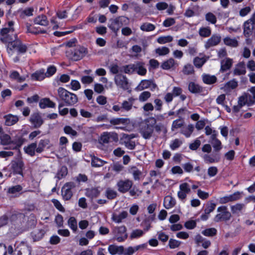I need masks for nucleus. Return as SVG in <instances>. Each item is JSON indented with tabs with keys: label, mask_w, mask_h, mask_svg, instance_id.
<instances>
[{
	"label": "nucleus",
	"mask_w": 255,
	"mask_h": 255,
	"mask_svg": "<svg viewBox=\"0 0 255 255\" xmlns=\"http://www.w3.org/2000/svg\"><path fill=\"white\" fill-rule=\"evenodd\" d=\"M58 96L59 99L65 106H72L78 102V97L76 95L71 93L62 87H59L57 90Z\"/></svg>",
	"instance_id": "f257e3e1"
},
{
	"label": "nucleus",
	"mask_w": 255,
	"mask_h": 255,
	"mask_svg": "<svg viewBox=\"0 0 255 255\" xmlns=\"http://www.w3.org/2000/svg\"><path fill=\"white\" fill-rule=\"evenodd\" d=\"M88 53V49L84 46L78 45L67 50L66 52L68 58L73 61L82 59Z\"/></svg>",
	"instance_id": "f03ea898"
},
{
	"label": "nucleus",
	"mask_w": 255,
	"mask_h": 255,
	"mask_svg": "<svg viewBox=\"0 0 255 255\" xmlns=\"http://www.w3.org/2000/svg\"><path fill=\"white\" fill-rule=\"evenodd\" d=\"M217 212L218 213L214 218V221L216 223L227 222L231 218V213L228 211L227 206H221L217 208Z\"/></svg>",
	"instance_id": "7ed1b4c3"
},
{
	"label": "nucleus",
	"mask_w": 255,
	"mask_h": 255,
	"mask_svg": "<svg viewBox=\"0 0 255 255\" xmlns=\"http://www.w3.org/2000/svg\"><path fill=\"white\" fill-rule=\"evenodd\" d=\"M7 51L8 54H12L14 50H16L18 54L25 53L27 50V46L22 43V41L18 38L13 42H10Z\"/></svg>",
	"instance_id": "20e7f679"
},
{
	"label": "nucleus",
	"mask_w": 255,
	"mask_h": 255,
	"mask_svg": "<svg viewBox=\"0 0 255 255\" xmlns=\"http://www.w3.org/2000/svg\"><path fill=\"white\" fill-rule=\"evenodd\" d=\"M126 232L127 229L125 226L114 227L112 230L113 239L119 242L124 241L128 237Z\"/></svg>",
	"instance_id": "39448f33"
},
{
	"label": "nucleus",
	"mask_w": 255,
	"mask_h": 255,
	"mask_svg": "<svg viewBox=\"0 0 255 255\" xmlns=\"http://www.w3.org/2000/svg\"><path fill=\"white\" fill-rule=\"evenodd\" d=\"M121 65H112L110 67V71L113 74L125 72L126 73H131L134 70L135 65H126L122 67Z\"/></svg>",
	"instance_id": "423d86ee"
},
{
	"label": "nucleus",
	"mask_w": 255,
	"mask_h": 255,
	"mask_svg": "<svg viewBox=\"0 0 255 255\" xmlns=\"http://www.w3.org/2000/svg\"><path fill=\"white\" fill-rule=\"evenodd\" d=\"M75 184L74 182H68L64 184L62 188V196L64 200H70L73 196L72 189L74 188Z\"/></svg>",
	"instance_id": "0eeeda50"
},
{
	"label": "nucleus",
	"mask_w": 255,
	"mask_h": 255,
	"mask_svg": "<svg viewBox=\"0 0 255 255\" xmlns=\"http://www.w3.org/2000/svg\"><path fill=\"white\" fill-rule=\"evenodd\" d=\"M133 184V181L128 179L120 180L117 183L118 190L122 193H127L131 189Z\"/></svg>",
	"instance_id": "6e6552de"
},
{
	"label": "nucleus",
	"mask_w": 255,
	"mask_h": 255,
	"mask_svg": "<svg viewBox=\"0 0 255 255\" xmlns=\"http://www.w3.org/2000/svg\"><path fill=\"white\" fill-rule=\"evenodd\" d=\"M30 248L25 243L21 242L16 243L14 245V250L12 255H22L26 253H30Z\"/></svg>",
	"instance_id": "1a4fd4ad"
},
{
	"label": "nucleus",
	"mask_w": 255,
	"mask_h": 255,
	"mask_svg": "<svg viewBox=\"0 0 255 255\" xmlns=\"http://www.w3.org/2000/svg\"><path fill=\"white\" fill-rule=\"evenodd\" d=\"M111 139L114 141H117L119 139L118 134L114 132H104L100 137V142L107 144L110 142Z\"/></svg>",
	"instance_id": "9d476101"
},
{
	"label": "nucleus",
	"mask_w": 255,
	"mask_h": 255,
	"mask_svg": "<svg viewBox=\"0 0 255 255\" xmlns=\"http://www.w3.org/2000/svg\"><path fill=\"white\" fill-rule=\"evenodd\" d=\"M115 82L117 86L122 88L124 90H127L129 88L128 80L124 75H117L115 77Z\"/></svg>",
	"instance_id": "9b49d317"
},
{
	"label": "nucleus",
	"mask_w": 255,
	"mask_h": 255,
	"mask_svg": "<svg viewBox=\"0 0 255 255\" xmlns=\"http://www.w3.org/2000/svg\"><path fill=\"white\" fill-rule=\"evenodd\" d=\"M11 165V169L14 173L23 175L24 164L21 158H19L16 160H12Z\"/></svg>",
	"instance_id": "f8f14e48"
},
{
	"label": "nucleus",
	"mask_w": 255,
	"mask_h": 255,
	"mask_svg": "<svg viewBox=\"0 0 255 255\" xmlns=\"http://www.w3.org/2000/svg\"><path fill=\"white\" fill-rule=\"evenodd\" d=\"M157 88V85L151 80H142L136 89L138 91H142L145 89L150 88L151 91L154 90Z\"/></svg>",
	"instance_id": "ddd939ff"
},
{
	"label": "nucleus",
	"mask_w": 255,
	"mask_h": 255,
	"mask_svg": "<svg viewBox=\"0 0 255 255\" xmlns=\"http://www.w3.org/2000/svg\"><path fill=\"white\" fill-rule=\"evenodd\" d=\"M153 127L149 124H145L142 126L140 129V133L145 139H149L153 134Z\"/></svg>",
	"instance_id": "4468645a"
},
{
	"label": "nucleus",
	"mask_w": 255,
	"mask_h": 255,
	"mask_svg": "<svg viewBox=\"0 0 255 255\" xmlns=\"http://www.w3.org/2000/svg\"><path fill=\"white\" fill-rule=\"evenodd\" d=\"M221 41V36L219 34H213L205 43V47L206 49L217 45Z\"/></svg>",
	"instance_id": "2eb2a0df"
},
{
	"label": "nucleus",
	"mask_w": 255,
	"mask_h": 255,
	"mask_svg": "<svg viewBox=\"0 0 255 255\" xmlns=\"http://www.w3.org/2000/svg\"><path fill=\"white\" fill-rule=\"evenodd\" d=\"M241 198L240 193L236 192L229 196H224L219 199L220 204H226L230 202H233L239 200Z\"/></svg>",
	"instance_id": "dca6fc26"
},
{
	"label": "nucleus",
	"mask_w": 255,
	"mask_h": 255,
	"mask_svg": "<svg viewBox=\"0 0 255 255\" xmlns=\"http://www.w3.org/2000/svg\"><path fill=\"white\" fill-rule=\"evenodd\" d=\"M216 204L212 201L209 202L206 206L204 210L205 213L201 216V219L203 221L207 220L209 217V214L215 209Z\"/></svg>",
	"instance_id": "f3484780"
},
{
	"label": "nucleus",
	"mask_w": 255,
	"mask_h": 255,
	"mask_svg": "<svg viewBox=\"0 0 255 255\" xmlns=\"http://www.w3.org/2000/svg\"><path fill=\"white\" fill-rule=\"evenodd\" d=\"M29 121L33 125L34 128H38L43 124V120L38 113L32 114L30 117Z\"/></svg>",
	"instance_id": "a211bd4d"
},
{
	"label": "nucleus",
	"mask_w": 255,
	"mask_h": 255,
	"mask_svg": "<svg viewBox=\"0 0 255 255\" xmlns=\"http://www.w3.org/2000/svg\"><path fill=\"white\" fill-rule=\"evenodd\" d=\"M25 141V139L22 136H16L15 138L11 140V143L9 148L5 149H19Z\"/></svg>",
	"instance_id": "6ab92c4d"
},
{
	"label": "nucleus",
	"mask_w": 255,
	"mask_h": 255,
	"mask_svg": "<svg viewBox=\"0 0 255 255\" xmlns=\"http://www.w3.org/2000/svg\"><path fill=\"white\" fill-rule=\"evenodd\" d=\"M203 158L206 163H213L220 161V154L219 153H215L212 154H206L203 155Z\"/></svg>",
	"instance_id": "aec40b11"
},
{
	"label": "nucleus",
	"mask_w": 255,
	"mask_h": 255,
	"mask_svg": "<svg viewBox=\"0 0 255 255\" xmlns=\"http://www.w3.org/2000/svg\"><path fill=\"white\" fill-rule=\"evenodd\" d=\"M26 33H30L35 35L46 33V30L42 29L40 27H31V24L27 22L26 23Z\"/></svg>",
	"instance_id": "412c9836"
},
{
	"label": "nucleus",
	"mask_w": 255,
	"mask_h": 255,
	"mask_svg": "<svg viewBox=\"0 0 255 255\" xmlns=\"http://www.w3.org/2000/svg\"><path fill=\"white\" fill-rule=\"evenodd\" d=\"M5 120L4 124L6 126H11L15 124L19 120L17 116L8 114L3 117Z\"/></svg>",
	"instance_id": "4be33fe9"
},
{
	"label": "nucleus",
	"mask_w": 255,
	"mask_h": 255,
	"mask_svg": "<svg viewBox=\"0 0 255 255\" xmlns=\"http://www.w3.org/2000/svg\"><path fill=\"white\" fill-rule=\"evenodd\" d=\"M109 21L108 27L113 32L117 33L121 27L118 19L117 17L114 19L111 18Z\"/></svg>",
	"instance_id": "5701e85b"
},
{
	"label": "nucleus",
	"mask_w": 255,
	"mask_h": 255,
	"mask_svg": "<svg viewBox=\"0 0 255 255\" xmlns=\"http://www.w3.org/2000/svg\"><path fill=\"white\" fill-rule=\"evenodd\" d=\"M254 28L253 24H251L249 21H246L244 24V34L245 36L249 38L253 33Z\"/></svg>",
	"instance_id": "b1692460"
},
{
	"label": "nucleus",
	"mask_w": 255,
	"mask_h": 255,
	"mask_svg": "<svg viewBox=\"0 0 255 255\" xmlns=\"http://www.w3.org/2000/svg\"><path fill=\"white\" fill-rule=\"evenodd\" d=\"M34 24L40 25L42 26H47L49 24V21L47 16L44 14H41L36 16L33 20Z\"/></svg>",
	"instance_id": "393cba45"
},
{
	"label": "nucleus",
	"mask_w": 255,
	"mask_h": 255,
	"mask_svg": "<svg viewBox=\"0 0 255 255\" xmlns=\"http://www.w3.org/2000/svg\"><path fill=\"white\" fill-rule=\"evenodd\" d=\"M108 251L112 255L116 254L122 255L124 253V247L111 245L109 246Z\"/></svg>",
	"instance_id": "a878e982"
},
{
	"label": "nucleus",
	"mask_w": 255,
	"mask_h": 255,
	"mask_svg": "<svg viewBox=\"0 0 255 255\" xmlns=\"http://www.w3.org/2000/svg\"><path fill=\"white\" fill-rule=\"evenodd\" d=\"M36 142L32 143L27 146L24 147V150L26 153L29 155L31 156H33L35 154L36 152Z\"/></svg>",
	"instance_id": "bb28decb"
},
{
	"label": "nucleus",
	"mask_w": 255,
	"mask_h": 255,
	"mask_svg": "<svg viewBox=\"0 0 255 255\" xmlns=\"http://www.w3.org/2000/svg\"><path fill=\"white\" fill-rule=\"evenodd\" d=\"M55 103L51 101L49 98L42 99L39 102V107L41 109H45L46 107L55 108Z\"/></svg>",
	"instance_id": "cd10ccee"
},
{
	"label": "nucleus",
	"mask_w": 255,
	"mask_h": 255,
	"mask_svg": "<svg viewBox=\"0 0 255 255\" xmlns=\"http://www.w3.org/2000/svg\"><path fill=\"white\" fill-rule=\"evenodd\" d=\"M45 233L43 229H35L31 233V237L34 241H38L43 237Z\"/></svg>",
	"instance_id": "c85d7f7f"
},
{
	"label": "nucleus",
	"mask_w": 255,
	"mask_h": 255,
	"mask_svg": "<svg viewBox=\"0 0 255 255\" xmlns=\"http://www.w3.org/2000/svg\"><path fill=\"white\" fill-rule=\"evenodd\" d=\"M175 204L176 201L172 197L166 196L164 198L163 205L166 209H169L172 208L175 206Z\"/></svg>",
	"instance_id": "c756f323"
},
{
	"label": "nucleus",
	"mask_w": 255,
	"mask_h": 255,
	"mask_svg": "<svg viewBox=\"0 0 255 255\" xmlns=\"http://www.w3.org/2000/svg\"><path fill=\"white\" fill-rule=\"evenodd\" d=\"M128 213L127 211H123L119 215L114 214L112 219L113 221L117 223H121L124 219H126L128 217Z\"/></svg>",
	"instance_id": "7c9ffc66"
},
{
	"label": "nucleus",
	"mask_w": 255,
	"mask_h": 255,
	"mask_svg": "<svg viewBox=\"0 0 255 255\" xmlns=\"http://www.w3.org/2000/svg\"><path fill=\"white\" fill-rule=\"evenodd\" d=\"M188 89L192 93H200L203 91V88L194 82L189 83Z\"/></svg>",
	"instance_id": "2f4dec72"
},
{
	"label": "nucleus",
	"mask_w": 255,
	"mask_h": 255,
	"mask_svg": "<svg viewBox=\"0 0 255 255\" xmlns=\"http://www.w3.org/2000/svg\"><path fill=\"white\" fill-rule=\"evenodd\" d=\"M128 171L130 173H131L133 177V179L134 180H139L140 179V176L142 175V172L139 170L136 166H132L131 167Z\"/></svg>",
	"instance_id": "473e14b6"
},
{
	"label": "nucleus",
	"mask_w": 255,
	"mask_h": 255,
	"mask_svg": "<svg viewBox=\"0 0 255 255\" xmlns=\"http://www.w3.org/2000/svg\"><path fill=\"white\" fill-rule=\"evenodd\" d=\"M128 119L126 118H113L110 121V124L114 126L121 125L125 126L128 124Z\"/></svg>",
	"instance_id": "72a5a7b5"
},
{
	"label": "nucleus",
	"mask_w": 255,
	"mask_h": 255,
	"mask_svg": "<svg viewBox=\"0 0 255 255\" xmlns=\"http://www.w3.org/2000/svg\"><path fill=\"white\" fill-rule=\"evenodd\" d=\"M86 195L91 199L97 197L100 194V191L96 188H88L86 190Z\"/></svg>",
	"instance_id": "f704fd0d"
},
{
	"label": "nucleus",
	"mask_w": 255,
	"mask_h": 255,
	"mask_svg": "<svg viewBox=\"0 0 255 255\" xmlns=\"http://www.w3.org/2000/svg\"><path fill=\"white\" fill-rule=\"evenodd\" d=\"M203 81L206 84H213L217 82V79L215 76L209 74H204L202 76Z\"/></svg>",
	"instance_id": "c9c22d12"
},
{
	"label": "nucleus",
	"mask_w": 255,
	"mask_h": 255,
	"mask_svg": "<svg viewBox=\"0 0 255 255\" xmlns=\"http://www.w3.org/2000/svg\"><path fill=\"white\" fill-rule=\"evenodd\" d=\"M224 43L228 46L237 47L239 45L238 41L235 38H231L229 37H226L223 39Z\"/></svg>",
	"instance_id": "e433bc0d"
},
{
	"label": "nucleus",
	"mask_w": 255,
	"mask_h": 255,
	"mask_svg": "<svg viewBox=\"0 0 255 255\" xmlns=\"http://www.w3.org/2000/svg\"><path fill=\"white\" fill-rule=\"evenodd\" d=\"M209 57L203 53H199V55L194 58L193 64H205L209 59Z\"/></svg>",
	"instance_id": "4c0bfd02"
},
{
	"label": "nucleus",
	"mask_w": 255,
	"mask_h": 255,
	"mask_svg": "<svg viewBox=\"0 0 255 255\" xmlns=\"http://www.w3.org/2000/svg\"><path fill=\"white\" fill-rule=\"evenodd\" d=\"M245 208V205L243 203H237L231 206V210L233 214H239Z\"/></svg>",
	"instance_id": "58836bf2"
},
{
	"label": "nucleus",
	"mask_w": 255,
	"mask_h": 255,
	"mask_svg": "<svg viewBox=\"0 0 255 255\" xmlns=\"http://www.w3.org/2000/svg\"><path fill=\"white\" fill-rule=\"evenodd\" d=\"M17 35L16 34H14L13 36H11L10 35H6L5 36H4L2 38H1V40L2 42L6 44L7 47V51L8 49V45L10 44V42L14 41L15 40H17L18 39Z\"/></svg>",
	"instance_id": "ea45409f"
},
{
	"label": "nucleus",
	"mask_w": 255,
	"mask_h": 255,
	"mask_svg": "<svg viewBox=\"0 0 255 255\" xmlns=\"http://www.w3.org/2000/svg\"><path fill=\"white\" fill-rule=\"evenodd\" d=\"M46 77L43 69L36 71L31 75L32 79L37 81H41Z\"/></svg>",
	"instance_id": "a19ab883"
},
{
	"label": "nucleus",
	"mask_w": 255,
	"mask_h": 255,
	"mask_svg": "<svg viewBox=\"0 0 255 255\" xmlns=\"http://www.w3.org/2000/svg\"><path fill=\"white\" fill-rule=\"evenodd\" d=\"M49 143V140L47 139H41L38 142V145L37 144L36 152L40 153L43 152L45 147Z\"/></svg>",
	"instance_id": "79ce46f5"
},
{
	"label": "nucleus",
	"mask_w": 255,
	"mask_h": 255,
	"mask_svg": "<svg viewBox=\"0 0 255 255\" xmlns=\"http://www.w3.org/2000/svg\"><path fill=\"white\" fill-rule=\"evenodd\" d=\"M0 143L3 145H10L11 139L10 136L5 133H1L0 134Z\"/></svg>",
	"instance_id": "37998d69"
},
{
	"label": "nucleus",
	"mask_w": 255,
	"mask_h": 255,
	"mask_svg": "<svg viewBox=\"0 0 255 255\" xmlns=\"http://www.w3.org/2000/svg\"><path fill=\"white\" fill-rule=\"evenodd\" d=\"M107 162L104 161L97 157L95 156H92L91 158V164L93 167H101L103 166Z\"/></svg>",
	"instance_id": "c03bdc74"
},
{
	"label": "nucleus",
	"mask_w": 255,
	"mask_h": 255,
	"mask_svg": "<svg viewBox=\"0 0 255 255\" xmlns=\"http://www.w3.org/2000/svg\"><path fill=\"white\" fill-rule=\"evenodd\" d=\"M154 218L149 216L146 218L141 223V226L143 227V230L144 231H147L151 228V222L153 220Z\"/></svg>",
	"instance_id": "a18cd8bd"
},
{
	"label": "nucleus",
	"mask_w": 255,
	"mask_h": 255,
	"mask_svg": "<svg viewBox=\"0 0 255 255\" xmlns=\"http://www.w3.org/2000/svg\"><path fill=\"white\" fill-rule=\"evenodd\" d=\"M238 103L243 107L246 105L248 106L252 105L249 103V99L248 98V93H244L238 99Z\"/></svg>",
	"instance_id": "49530a36"
},
{
	"label": "nucleus",
	"mask_w": 255,
	"mask_h": 255,
	"mask_svg": "<svg viewBox=\"0 0 255 255\" xmlns=\"http://www.w3.org/2000/svg\"><path fill=\"white\" fill-rule=\"evenodd\" d=\"M194 129V126L190 124L187 127L183 128L181 130V133L184 134L186 137H189L193 132Z\"/></svg>",
	"instance_id": "de8ad7c7"
},
{
	"label": "nucleus",
	"mask_w": 255,
	"mask_h": 255,
	"mask_svg": "<svg viewBox=\"0 0 255 255\" xmlns=\"http://www.w3.org/2000/svg\"><path fill=\"white\" fill-rule=\"evenodd\" d=\"M199 34L203 37H207L211 35V30L209 27H202L199 30Z\"/></svg>",
	"instance_id": "09e8293b"
},
{
	"label": "nucleus",
	"mask_w": 255,
	"mask_h": 255,
	"mask_svg": "<svg viewBox=\"0 0 255 255\" xmlns=\"http://www.w3.org/2000/svg\"><path fill=\"white\" fill-rule=\"evenodd\" d=\"M68 173V170L65 166H63L58 171L55 178H57L58 180H60L62 178L65 177Z\"/></svg>",
	"instance_id": "8fccbe9b"
},
{
	"label": "nucleus",
	"mask_w": 255,
	"mask_h": 255,
	"mask_svg": "<svg viewBox=\"0 0 255 255\" xmlns=\"http://www.w3.org/2000/svg\"><path fill=\"white\" fill-rule=\"evenodd\" d=\"M238 82L236 81L235 79H233L227 82L225 84L224 88L225 89V91H228L230 89H234L238 87Z\"/></svg>",
	"instance_id": "3c124183"
},
{
	"label": "nucleus",
	"mask_w": 255,
	"mask_h": 255,
	"mask_svg": "<svg viewBox=\"0 0 255 255\" xmlns=\"http://www.w3.org/2000/svg\"><path fill=\"white\" fill-rule=\"evenodd\" d=\"M217 233V230L214 228H208L202 232V234L207 237H213L216 235Z\"/></svg>",
	"instance_id": "603ef678"
},
{
	"label": "nucleus",
	"mask_w": 255,
	"mask_h": 255,
	"mask_svg": "<svg viewBox=\"0 0 255 255\" xmlns=\"http://www.w3.org/2000/svg\"><path fill=\"white\" fill-rule=\"evenodd\" d=\"M155 28V25L150 23H144L140 26V29L143 31H151Z\"/></svg>",
	"instance_id": "864d4df0"
},
{
	"label": "nucleus",
	"mask_w": 255,
	"mask_h": 255,
	"mask_svg": "<svg viewBox=\"0 0 255 255\" xmlns=\"http://www.w3.org/2000/svg\"><path fill=\"white\" fill-rule=\"evenodd\" d=\"M68 224L69 227L75 232L77 230V222L75 217H70L68 221Z\"/></svg>",
	"instance_id": "5fc2aeb1"
},
{
	"label": "nucleus",
	"mask_w": 255,
	"mask_h": 255,
	"mask_svg": "<svg viewBox=\"0 0 255 255\" xmlns=\"http://www.w3.org/2000/svg\"><path fill=\"white\" fill-rule=\"evenodd\" d=\"M184 123V120L182 119H179L174 121L172 124V130L173 131L175 129H178L181 128L183 126Z\"/></svg>",
	"instance_id": "6e6d98bb"
},
{
	"label": "nucleus",
	"mask_w": 255,
	"mask_h": 255,
	"mask_svg": "<svg viewBox=\"0 0 255 255\" xmlns=\"http://www.w3.org/2000/svg\"><path fill=\"white\" fill-rule=\"evenodd\" d=\"M172 40L173 37L170 35L160 36L157 39V42L161 44H165L168 42H170Z\"/></svg>",
	"instance_id": "4d7b16f0"
},
{
	"label": "nucleus",
	"mask_w": 255,
	"mask_h": 255,
	"mask_svg": "<svg viewBox=\"0 0 255 255\" xmlns=\"http://www.w3.org/2000/svg\"><path fill=\"white\" fill-rule=\"evenodd\" d=\"M249 91L251 93V94L248 93L249 103L253 105L255 103V87H252Z\"/></svg>",
	"instance_id": "13d9d810"
},
{
	"label": "nucleus",
	"mask_w": 255,
	"mask_h": 255,
	"mask_svg": "<svg viewBox=\"0 0 255 255\" xmlns=\"http://www.w3.org/2000/svg\"><path fill=\"white\" fill-rule=\"evenodd\" d=\"M205 19L206 21L214 24L217 22L216 16L211 12H209L205 14Z\"/></svg>",
	"instance_id": "bf43d9fd"
},
{
	"label": "nucleus",
	"mask_w": 255,
	"mask_h": 255,
	"mask_svg": "<svg viewBox=\"0 0 255 255\" xmlns=\"http://www.w3.org/2000/svg\"><path fill=\"white\" fill-rule=\"evenodd\" d=\"M234 75H244L246 73V68L244 65H238V66L235 69L234 71Z\"/></svg>",
	"instance_id": "052dcab7"
},
{
	"label": "nucleus",
	"mask_w": 255,
	"mask_h": 255,
	"mask_svg": "<svg viewBox=\"0 0 255 255\" xmlns=\"http://www.w3.org/2000/svg\"><path fill=\"white\" fill-rule=\"evenodd\" d=\"M211 143L216 153H218L222 148V143L219 139H215V141H211Z\"/></svg>",
	"instance_id": "680f3d73"
},
{
	"label": "nucleus",
	"mask_w": 255,
	"mask_h": 255,
	"mask_svg": "<svg viewBox=\"0 0 255 255\" xmlns=\"http://www.w3.org/2000/svg\"><path fill=\"white\" fill-rule=\"evenodd\" d=\"M151 96V93L148 91H144L139 96L138 99L140 102H144L146 101Z\"/></svg>",
	"instance_id": "e2e57ef3"
},
{
	"label": "nucleus",
	"mask_w": 255,
	"mask_h": 255,
	"mask_svg": "<svg viewBox=\"0 0 255 255\" xmlns=\"http://www.w3.org/2000/svg\"><path fill=\"white\" fill-rule=\"evenodd\" d=\"M106 195L109 199H114L117 196V192L114 190L109 188L106 190Z\"/></svg>",
	"instance_id": "0e129e2a"
},
{
	"label": "nucleus",
	"mask_w": 255,
	"mask_h": 255,
	"mask_svg": "<svg viewBox=\"0 0 255 255\" xmlns=\"http://www.w3.org/2000/svg\"><path fill=\"white\" fill-rule=\"evenodd\" d=\"M183 72L186 75H191L194 73L193 66L192 65H185L183 69Z\"/></svg>",
	"instance_id": "69168bd1"
},
{
	"label": "nucleus",
	"mask_w": 255,
	"mask_h": 255,
	"mask_svg": "<svg viewBox=\"0 0 255 255\" xmlns=\"http://www.w3.org/2000/svg\"><path fill=\"white\" fill-rule=\"evenodd\" d=\"M143 235V231L139 229L133 230L130 235V238L132 239L139 238Z\"/></svg>",
	"instance_id": "338daca9"
},
{
	"label": "nucleus",
	"mask_w": 255,
	"mask_h": 255,
	"mask_svg": "<svg viewBox=\"0 0 255 255\" xmlns=\"http://www.w3.org/2000/svg\"><path fill=\"white\" fill-rule=\"evenodd\" d=\"M182 143V141L177 138L171 142L170 144V147L172 150H174L178 148Z\"/></svg>",
	"instance_id": "774afa93"
}]
</instances>
